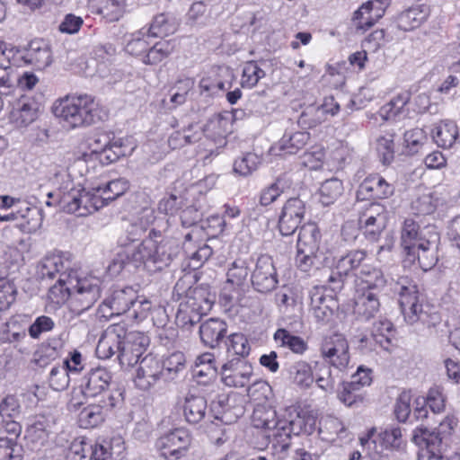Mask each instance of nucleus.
Masks as SVG:
<instances>
[{
  "instance_id": "bb28decb",
  "label": "nucleus",
  "mask_w": 460,
  "mask_h": 460,
  "mask_svg": "<svg viewBox=\"0 0 460 460\" xmlns=\"http://www.w3.org/2000/svg\"><path fill=\"white\" fill-rule=\"evenodd\" d=\"M431 138L442 149L452 148L459 138L456 123L450 119L440 120L433 127Z\"/></svg>"
},
{
  "instance_id": "f03ea898",
  "label": "nucleus",
  "mask_w": 460,
  "mask_h": 460,
  "mask_svg": "<svg viewBox=\"0 0 460 460\" xmlns=\"http://www.w3.org/2000/svg\"><path fill=\"white\" fill-rule=\"evenodd\" d=\"M394 291L399 296V305L404 322L410 325L421 324L430 328L438 321L437 313L428 303L418 287L407 278H402L396 283Z\"/></svg>"
},
{
  "instance_id": "09e8293b",
  "label": "nucleus",
  "mask_w": 460,
  "mask_h": 460,
  "mask_svg": "<svg viewBox=\"0 0 460 460\" xmlns=\"http://www.w3.org/2000/svg\"><path fill=\"white\" fill-rule=\"evenodd\" d=\"M290 429L294 435H310L316 427V418L307 411H300L296 417L289 420Z\"/></svg>"
},
{
  "instance_id": "f704fd0d",
  "label": "nucleus",
  "mask_w": 460,
  "mask_h": 460,
  "mask_svg": "<svg viewBox=\"0 0 460 460\" xmlns=\"http://www.w3.org/2000/svg\"><path fill=\"white\" fill-rule=\"evenodd\" d=\"M201 139V127L198 124H190L182 130L172 132L167 140L172 150L181 148L186 145L196 143Z\"/></svg>"
},
{
  "instance_id": "338daca9",
  "label": "nucleus",
  "mask_w": 460,
  "mask_h": 460,
  "mask_svg": "<svg viewBox=\"0 0 460 460\" xmlns=\"http://www.w3.org/2000/svg\"><path fill=\"white\" fill-rule=\"evenodd\" d=\"M394 138L393 132H385L379 136L376 139V151L383 162V164H390L394 159Z\"/></svg>"
},
{
  "instance_id": "6e6552de",
  "label": "nucleus",
  "mask_w": 460,
  "mask_h": 460,
  "mask_svg": "<svg viewBox=\"0 0 460 460\" xmlns=\"http://www.w3.org/2000/svg\"><path fill=\"white\" fill-rule=\"evenodd\" d=\"M320 356L328 367L345 370L349 363V345L343 334L333 333L325 336L319 347Z\"/></svg>"
},
{
  "instance_id": "774afa93",
  "label": "nucleus",
  "mask_w": 460,
  "mask_h": 460,
  "mask_svg": "<svg viewBox=\"0 0 460 460\" xmlns=\"http://www.w3.org/2000/svg\"><path fill=\"white\" fill-rule=\"evenodd\" d=\"M284 190L285 182L283 179H277L261 190L259 203L263 207L272 204L284 192Z\"/></svg>"
},
{
  "instance_id": "69168bd1",
  "label": "nucleus",
  "mask_w": 460,
  "mask_h": 460,
  "mask_svg": "<svg viewBox=\"0 0 460 460\" xmlns=\"http://www.w3.org/2000/svg\"><path fill=\"white\" fill-rule=\"evenodd\" d=\"M438 202L432 193H423L412 200L411 210L417 215H430L436 210Z\"/></svg>"
},
{
  "instance_id": "603ef678",
  "label": "nucleus",
  "mask_w": 460,
  "mask_h": 460,
  "mask_svg": "<svg viewBox=\"0 0 460 460\" xmlns=\"http://www.w3.org/2000/svg\"><path fill=\"white\" fill-rule=\"evenodd\" d=\"M104 420V411L100 404H90L79 413L78 422L81 428H95Z\"/></svg>"
},
{
  "instance_id": "f257e3e1",
  "label": "nucleus",
  "mask_w": 460,
  "mask_h": 460,
  "mask_svg": "<svg viewBox=\"0 0 460 460\" xmlns=\"http://www.w3.org/2000/svg\"><path fill=\"white\" fill-rule=\"evenodd\" d=\"M171 259L166 243L160 234L150 233L148 237L134 247H128L119 252L108 266L111 275L119 274L127 263L136 268H143L149 272L160 270Z\"/></svg>"
},
{
  "instance_id": "052dcab7",
  "label": "nucleus",
  "mask_w": 460,
  "mask_h": 460,
  "mask_svg": "<svg viewBox=\"0 0 460 460\" xmlns=\"http://www.w3.org/2000/svg\"><path fill=\"white\" fill-rule=\"evenodd\" d=\"M410 101V93L402 92L380 109V115L386 120L397 117Z\"/></svg>"
},
{
  "instance_id": "c03bdc74",
  "label": "nucleus",
  "mask_w": 460,
  "mask_h": 460,
  "mask_svg": "<svg viewBox=\"0 0 460 460\" xmlns=\"http://www.w3.org/2000/svg\"><path fill=\"white\" fill-rule=\"evenodd\" d=\"M175 49L173 40H162L156 42L143 56V63L146 65H157L166 58H168Z\"/></svg>"
},
{
  "instance_id": "20e7f679",
  "label": "nucleus",
  "mask_w": 460,
  "mask_h": 460,
  "mask_svg": "<svg viewBox=\"0 0 460 460\" xmlns=\"http://www.w3.org/2000/svg\"><path fill=\"white\" fill-rule=\"evenodd\" d=\"M253 376V367L246 360L232 359L224 364L221 368V380L230 387H244L248 385L247 395L253 399L256 397V392H261L264 395L269 390V385L264 381H254L252 385Z\"/></svg>"
},
{
  "instance_id": "58836bf2",
  "label": "nucleus",
  "mask_w": 460,
  "mask_h": 460,
  "mask_svg": "<svg viewBox=\"0 0 460 460\" xmlns=\"http://www.w3.org/2000/svg\"><path fill=\"white\" fill-rule=\"evenodd\" d=\"M123 449V443L119 438H112L111 441L102 440L94 446L92 445L91 460H112L113 456H119Z\"/></svg>"
},
{
  "instance_id": "864d4df0",
  "label": "nucleus",
  "mask_w": 460,
  "mask_h": 460,
  "mask_svg": "<svg viewBox=\"0 0 460 460\" xmlns=\"http://www.w3.org/2000/svg\"><path fill=\"white\" fill-rule=\"evenodd\" d=\"M343 191L342 181L337 178L326 180L319 189L320 202L323 206L334 203Z\"/></svg>"
},
{
  "instance_id": "72a5a7b5",
  "label": "nucleus",
  "mask_w": 460,
  "mask_h": 460,
  "mask_svg": "<svg viewBox=\"0 0 460 460\" xmlns=\"http://www.w3.org/2000/svg\"><path fill=\"white\" fill-rule=\"evenodd\" d=\"M348 432L342 421L333 416H326L320 421L319 436L323 441L335 443L337 439H343Z\"/></svg>"
},
{
  "instance_id": "cd10ccee",
  "label": "nucleus",
  "mask_w": 460,
  "mask_h": 460,
  "mask_svg": "<svg viewBox=\"0 0 460 460\" xmlns=\"http://www.w3.org/2000/svg\"><path fill=\"white\" fill-rule=\"evenodd\" d=\"M227 324L221 319L209 318L199 326L201 341L209 348H216L226 334Z\"/></svg>"
},
{
  "instance_id": "423d86ee",
  "label": "nucleus",
  "mask_w": 460,
  "mask_h": 460,
  "mask_svg": "<svg viewBox=\"0 0 460 460\" xmlns=\"http://www.w3.org/2000/svg\"><path fill=\"white\" fill-rule=\"evenodd\" d=\"M70 283L73 289L68 306L73 314L80 315L101 297L102 281L92 275L77 277L74 274Z\"/></svg>"
},
{
  "instance_id": "a878e982",
  "label": "nucleus",
  "mask_w": 460,
  "mask_h": 460,
  "mask_svg": "<svg viewBox=\"0 0 460 460\" xmlns=\"http://www.w3.org/2000/svg\"><path fill=\"white\" fill-rule=\"evenodd\" d=\"M381 0H372L363 4L353 15V23L358 31L371 28L385 13Z\"/></svg>"
},
{
  "instance_id": "49530a36",
  "label": "nucleus",
  "mask_w": 460,
  "mask_h": 460,
  "mask_svg": "<svg viewBox=\"0 0 460 460\" xmlns=\"http://www.w3.org/2000/svg\"><path fill=\"white\" fill-rule=\"evenodd\" d=\"M290 423L285 420H278L276 427H272L266 433L265 437L274 443V446H279L281 450H287L289 447Z\"/></svg>"
},
{
  "instance_id": "0e129e2a",
  "label": "nucleus",
  "mask_w": 460,
  "mask_h": 460,
  "mask_svg": "<svg viewBox=\"0 0 460 460\" xmlns=\"http://www.w3.org/2000/svg\"><path fill=\"white\" fill-rule=\"evenodd\" d=\"M92 445L84 438H75L66 453V460H91Z\"/></svg>"
},
{
  "instance_id": "473e14b6",
  "label": "nucleus",
  "mask_w": 460,
  "mask_h": 460,
  "mask_svg": "<svg viewBox=\"0 0 460 460\" xmlns=\"http://www.w3.org/2000/svg\"><path fill=\"white\" fill-rule=\"evenodd\" d=\"M70 261L62 255L52 254L46 256L40 263L39 275L44 279H53L57 275L60 277L62 273H74L69 271Z\"/></svg>"
},
{
  "instance_id": "5fc2aeb1",
  "label": "nucleus",
  "mask_w": 460,
  "mask_h": 460,
  "mask_svg": "<svg viewBox=\"0 0 460 460\" xmlns=\"http://www.w3.org/2000/svg\"><path fill=\"white\" fill-rule=\"evenodd\" d=\"M393 336V323L389 320L382 319L374 323L371 337L381 348L387 349Z\"/></svg>"
},
{
  "instance_id": "412c9836",
  "label": "nucleus",
  "mask_w": 460,
  "mask_h": 460,
  "mask_svg": "<svg viewBox=\"0 0 460 460\" xmlns=\"http://www.w3.org/2000/svg\"><path fill=\"white\" fill-rule=\"evenodd\" d=\"M424 239L418 244L415 250V260L424 271L431 270L438 261V245L440 235L438 232L427 233Z\"/></svg>"
},
{
  "instance_id": "39448f33",
  "label": "nucleus",
  "mask_w": 460,
  "mask_h": 460,
  "mask_svg": "<svg viewBox=\"0 0 460 460\" xmlns=\"http://www.w3.org/2000/svg\"><path fill=\"white\" fill-rule=\"evenodd\" d=\"M343 281L335 275H328L324 285L315 286L310 290V306L318 322H328L338 308L336 293L341 289Z\"/></svg>"
},
{
  "instance_id": "2eb2a0df",
  "label": "nucleus",
  "mask_w": 460,
  "mask_h": 460,
  "mask_svg": "<svg viewBox=\"0 0 460 460\" xmlns=\"http://www.w3.org/2000/svg\"><path fill=\"white\" fill-rule=\"evenodd\" d=\"M253 288L260 293L272 291L278 284V275L272 259L268 255H261L251 273Z\"/></svg>"
},
{
  "instance_id": "0eeeda50",
  "label": "nucleus",
  "mask_w": 460,
  "mask_h": 460,
  "mask_svg": "<svg viewBox=\"0 0 460 460\" xmlns=\"http://www.w3.org/2000/svg\"><path fill=\"white\" fill-rule=\"evenodd\" d=\"M212 304V299L203 288H194L193 290H189L179 305L176 323L182 328L193 326L211 309Z\"/></svg>"
},
{
  "instance_id": "7ed1b4c3",
  "label": "nucleus",
  "mask_w": 460,
  "mask_h": 460,
  "mask_svg": "<svg viewBox=\"0 0 460 460\" xmlns=\"http://www.w3.org/2000/svg\"><path fill=\"white\" fill-rule=\"evenodd\" d=\"M60 207L67 213L86 217L105 206L96 187L86 190L80 184L68 182L61 189Z\"/></svg>"
},
{
  "instance_id": "1a4fd4ad",
  "label": "nucleus",
  "mask_w": 460,
  "mask_h": 460,
  "mask_svg": "<svg viewBox=\"0 0 460 460\" xmlns=\"http://www.w3.org/2000/svg\"><path fill=\"white\" fill-rule=\"evenodd\" d=\"M191 437L184 429H174L161 436L155 446L161 456L167 460H178L186 455Z\"/></svg>"
},
{
  "instance_id": "2f4dec72",
  "label": "nucleus",
  "mask_w": 460,
  "mask_h": 460,
  "mask_svg": "<svg viewBox=\"0 0 460 460\" xmlns=\"http://www.w3.org/2000/svg\"><path fill=\"white\" fill-rule=\"evenodd\" d=\"M183 411L184 419L190 424L200 422L207 413V401L204 397L188 394L181 402H179Z\"/></svg>"
},
{
  "instance_id": "de8ad7c7",
  "label": "nucleus",
  "mask_w": 460,
  "mask_h": 460,
  "mask_svg": "<svg viewBox=\"0 0 460 460\" xmlns=\"http://www.w3.org/2000/svg\"><path fill=\"white\" fill-rule=\"evenodd\" d=\"M149 37L151 36L145 27L131 33L128 39H127L125 50L132 56H144L149 47V42L147 41Z\"/></svg>"
},
{
  "instance_id": "e433bc0d",
  "label": "nucleus",
  "mask_w": 460,
  "mask_h": 460,
  "mask_svg": "<svg viewBox=\"0 0 460 460\" xmlns=\"http://www.w3.org/2000/svg\"><path fill=\"white\" fill-rule=\"evenodd\" d=\"M179 26L176 18L170 13H159L154 17L146 31L151 37H166L173 34Z\"/></svg>"
},
{
  "instance_id": "9d476101",
  "label": "nucleus",
  "mask_w": 460,
  "mask_h": 460,
  "mask_svg": "<svg viewBox=\"0 0 460 460\" xmlns=\"http://www.w3.org/2000/svg\"><path fill=\"white\" fill-rule=\"evenodd\" d=\"M164 372L163 361L151 353L147 354L139 361L134 377V384L137 389L148 391L160 381Z\"/></svg>"
},
{
  "instance_id": "a211bd4d",
  "label": "nucleus",
  "mask_w": 460,
  "mask_h": 460,
  "mask_svg": "<svg viewBox=\"0 0 460 460\" xmlns=\"http://www.w3.org/2000/svg\"><path fill=\"white\" fill-rule=\"evenodd\" d=\"M309 140L310 134L306 131L287 129L282 137L270 147L269 154L271 155H295L302 150Z\"/></svg>"
},
{
  "instance_id": "aec40b11",
  "label": "nucleus",
  "mask_w": 460,
  "mask_h": 460,
  "mask_svg": "<svg viewBox=\"0 0 460 460\" xmlns=\"http://www.w3.org/2000/svg\"><path fill=\"white\" fill-rule=\"evenodd\" d=\"M364 234L371 240H376L386 226L385 208L379 203H372L359 217Z\"/></svg>"
},
{
  "instance_id": "4be33fe9",
  "label": "nucleus",
  "mask_w": 460,
  "mask_h": 460,
  "mask_svg": "<svg viewBox=\"0 0 460 460\" xmlns=\"http://www.w3.org/2000/svg\"><path fill=\"white\" fill-rule=\"evenodd\" d=\"M125 329L123 326L115 324L110 326L100 338L96 354L100 358H110L113 355L120 354L123 346V335Z\"/></svg>"
},
{
  "instance_id": "f8f14e48",
  "label": "nucleus",
  "mask_w": 460,
  "mask_h": 460,
  "mask_svg": "<svg viewBox=\"0 0 460 460\" xmlns=\"http://www.w3.org/2000/svg\"><path fill=\"white\" fill-rule=\"evenodd\" d=\"M413 442L422 447L419 453V460H448L441 451L442 438L438 432L426 427H417L413 430Z\"/></svg>"
},
{
  "instance_id": "37998d69",
  "label": "nucleus",
  "mask_w": 460,
  "mask_h": 460,
  "mask_svg": "<svg viewBox=\"0 0 460 460\" xmlns=\"http://www.w3.org/2000/svg\"><path fill=\"white\" fill-rule=\"evenodd\" d=\"M277 412L270 406L258 404L252 412V423L254 428L264 429L265 433L278 423Z\"/></svg>"
},
{
  "instance_id": "a19ab883",
  "label": "nucleus",
  "mask_w": 460,
  "mask_h": 460,
  "mask_svg": "<svg viewBox=\"0 0 460 460\" xmlns=\"http://www.w3.org/2000/svg\"><path fill=\"white\" fill-rule=\"evenodd\" d=\"M273 337L280 347L287 348L296 354L303 355L308 349L307 342L303 338L292 334L287 329H278Z\"/></svg>"
},
{
  "instance_id": "4c0bfd02",
  "label": "nucleus",
  "mask_w": 460,
  "mask_h": 460,
  "mask_svg": "<svg viewBox=\"0 0 460 460\" xmlns=\"http://www.w3.org/2000/svg\"><path fill=\"white\" fill-rule=\"evenodd\" d=\"M360 284L357 289H371L377 292L385 287V279L381 270L370 266L363 265L359 273Z\"/></svg>"
},
{
  "instance_id": "f3484780",
  "label": "nucleus",
  "mask_w": 460,
  "mask_h": 460,
  "mask_svg": "<svg viewBox=\"0 0 460 460\" xmlns=\"http://www.w3.org/2000/svg\"><path fill=\"white\" fill-rule=\"evenodd\" d=\"M433 226L420 229L419 224L411 218L403 221L401 229V246L409 259L415 261V250L418 244L424 239L427 233H436Z\"/></svg>"
},
{
  "instance_id": "393cba45",
  "label": "nucleus",
  "mask_w": 460,
  "mask_h": 460,
  "mask_svg": "<svg viewBox=\"0 0 460 460\" xmlns=\"http://www.w3.org/2000/svg\"><path fill=\"white\" fill-rule=\"evenodd\" d=\"M77 109L79 108L76 106L75 96H66L55 102L52 111L65 127L75 128L83 127V119Z\"/></svg>"
},
{
  "instance_id": "13d9d810",
  "label": "nucleus",
  "mask_w": 460,
  "mask_h": 460,
  "mask_svg": "<svg viewBox=\"0 0 460 460\" xmlns=\"http://www.w3.org/2000/svg\"><path fill=\"white\" fill-rule=\"evenodd\" d=\"M97 12L107 22L118 21L123 13L122 0H95Z\"/></svg>"
},
{
  "instance_id": "79ce46f5",
  "label": "nucleus",
  "mask_w": 460,
  "mask_h": 460,
  "mask_svg": "<svg viewBox=\"0 0 460 460\" xmlns=\"http://www.w3.org/2000/svg\"><path fill=\"white\" fill-rule=\"evenodd\" d=\"M71 278H74V273H62L57 283L49 288L48 297L52 303L59 305L68 298L71 300L73 289L70 283Z\"/></svg>"
},
{
  "instance_id": "a18cd8bd",
  "label": "nucleus",
  "mask_w": 460,
  "mask_h": 460,
  "mask_svg": "<svg viewBox=\"0 0 460 460\" xmlns=\"http://www.w3.org/2000/svg\"><path fill=\"white\" fill-rule=\"evenodd\" d=\"M128 189L129 181L125 178H119L109 181L103 187H96V191L99 192L102 201L107 205L109 201H112L120 197Z\"/></svg>"
},
{
  "instance_id": "c756f323",
  "label": "nucleus",
  "mask_w": 460,
  "mask_h": 460,
  "mask_svg": "<svg viewBox=\"0 0 460 460\" xmlns=\"http://www.w3.org/2000/svg\"><path fill=\"white\" fill-rule=\"evenodd\" d=\"M78 112L83 119V126H89L103 119L105 113L95 102L94 98L88 94L75 95Z\"/></svg>"
},
{
  "instance_id": "ea45409f",
  "label": "nucleus",
  "mask_w": 460,
  "mask_h": 460,
  "mask_svg": "<svg viewBox=\"0 0 460 460\" xmlns=\"http://www.w3.org/2000/svg\"><path fill=\"white\" fill-rule=\"evenodd\" d=\"M321 241V233L315 224L304 225L298 234L297 248L306 249L309 253L317 252Z\"/></svg>"
},
{
  "instance_id": "ddd939ff",
  "label": "nucleus",
  "mask_w": 460,
  "mask_h": 460,
  "mask_svg": "<svg viewBox=\"0 0 460 460\" xmlns=\"http://www.w3.org/2000/svg\"><path fill=\"white\" fill-rule=\"evenodd\" d=\"M232 131L231 118L228 114H214L201 128V136L213 143V146L207 148L212 155L215 150L223 147L226 141V136Z\"/></svg>"
},
{
  "instance_id": "bf43d9fd",
  "label": "nucleus",
  "mask_w": 460,
  "mask_h": 460,
  "mask_svg": "<svg viewBox=\"0 0 460 460\" xmlns=\"http://www.w3.org/2000/svg\"><path fill=\"white\" fill-rule=\"evenodd\" d=\"M265 71L256 61H248L244 64L241 78V85L243 88H253L260 79L265 77Z\"/></svg>"
},
{
  "instance_id": "3c124183",
  "label": "nucleus",
  "mask_w": 460,
  "mask_h": 460,
  "mask_svg": "<svg viewBox=\"0 0 460 460\" xmlns=\"http://www.w3.org/2000/svg\"><path fill=\"white\" fill-rule=\"evenodd\" d=\"M403 140L408 153L414 155L429 144V136L423 128H416L407 130L403 135Z\"/></svg>"
},
{
  "instance_id": "4d7b16f0",
  "label": "nucleus",
  "mask_w": 460,
  "mask_h": 460,
  "mask_svg": "<svg viewBox=\"0 0 460 460\" xmlns=\"http://www.w3.org/2000/svg\"><path fill=\"white\" fill-rule=\"evenodd\" d=\"M249 272V262L244 259H236L231 263L227 270V283L240 287L246 282Z\"/></svg>"
},
{
  "instance_id": "680f3d73",
  "label": "nucleus",
  "mask_w": 460,
  "mask_h": 460,
  "mask_svg": "<svg viewBox=\"0 0 460 460\" xmlns=\"http://www.w3.org/2000/svg\"><path fill=\"white\" fill-rule=\"evenodd\" d=\"M427 19V13L420 7H411L404 11L399 17V26L403 31H411L419 27Z\"/></svg>"
},
{
  "instance_id": "b1692460",
  "label": "nucleus",
  "mask_w": 460,
  "mask_h": 460,
  "mask_svg": "<svg viewBox=\"0 0 460 460\" xmlns=\"http://www.w3.org/2000/svg\"><path fill=\"white\" fill-rule=\"evenodd\" d=\"M380 310L378 293L371 289H357L354 298V314L362 321L375 317Z\"/></svg>"
},
{
  "instance_id": "e2e57ef3",
  "label": "nucleus",
  "mask_w": 460,
  "mask_h": 460,
  "mask_svg": "<svg viewBox=\"0 0 460 460\" xmlns=\"http://www.w3.org/2000/svg\"><path fill=\"white\" fill-rule=\"evenodd\" d=\"M261 158L254 153H246L234 163V172L241 176H248L257 170Z\"/></svg>"
},
{
  "instance_id": "7c9ffc66",
  "label": "nucleus",
  "mask_w": 460,
  "mask_h": 460,
  "mask_svg": "<svg viewBox=\"0 0 460 460\" xmlns=\"http://www.w3.org/2000/svg\"><path fill=\"white\" fill-rule=\"evenodd\" d=\"M22 58L37 69H43L51 63V51L48 43L43 40H34L30 42Z\"/></svg>"
},
{
  "instance_id": "c9c22d12",
  "label": "nucleus",
  "mask_w": 460,
  "mask_h": 460,
  "mask_svg": "<svg viewBox=\"0 0 460 460\" xmlns=\"http://www.w3.org/2000/svg\"><path fill=\"white\" fill-rule=\"evenodd\" d=\"M367 257L364 250H354L342 256L336 264V271L327 270L328 275H335L342 281V276L348 275L350 271L358 269Z\"/></svg>"
},
{
  "instance_id": "8fccbe9b",
  "label": "nucleus",
  "mask_w": 460,
  "mask_h": 460,
  "mask_svg": "<svg viewBox=\"0 0 460 460\" xmlns=\"http://www.w3.org/2000/svg\"><path fill=\"white\" fill-rule=\"evenodd\" d=\"M290 375L293 382L300 388H309L314 382L311 365L303 360L293 364Z\"/></svg>"
},
{
  "instance_id": "dca6fc26",
  "label": "nucleus",
  "mask_w": 460,
  "mask_h": 460,
  "mask_svg": "<svg viewBox=\"0 0 460 460\" xmlns=\"http://www.w3.org/2000/svg\"><path fill=\"white\" fill-rule=\"evenodd\" d=\"M394 188L383 176L369 174L360 183L357 191L359 199H382L394 194Z\"/></svg>"
},
{
  "instance_id": "9b49d317",
  "label": "nucleus",
  "mask_w": 460,
  "mask_h": 460,
  "mask_svg": "<svg viewBox=\"0 0 460 460\" xmlns=\"http://www.w3.org/2000/svg\"><path fill=\"white\" fill-rule=\"evenodd\" d=\"M305 203L298 197L289 198L283 204L278 226L282 235H291L299 227L305 215Z\"/></svg>"
},
{
  "instance_id": "c85d7f7f",
  "label": "nucleus",
  "mask_w": 460,
  "mask_h": 460,
  "mask_svg": "<svg viewBox=\"0 0 460 460\" xmlns=\"http://www.w3.org/2000/svg\"><path fill=\"white\" fill-rule=\"evenodd\" d=\"M39 104L27 98L22 97L10 113V120L17 127H27L38 117Z\"/></svg>"
},
{
  "instance_id": "6ab92c4d",
  "label": "nucleus",
  "mask_w": 460,
  "mask_h": 460,
  "mask_svg": "<svg viewBox=\"0 0 460 460\" xmlns=\"http://www.w3.org/2000/svg\"><path fill=\"white\" fill-rule=\"evenodd\" d=\"M111 381V374L105 367L92 368L81 380L79 394L96 397L105 393Z\"/></svg>"
},
{
  "instance_id": "6e6d98bb",
  "label": "nucleus",
  "mask_w": 460,
  "mask_h": 460,
  "mask_svg": "<svg viewBox=\"0 0 460 460\" xmlns=\"http://www.w3.org/2000/svg\"><path fill=\"white\" fill-rule=\"evenodd\" d=\"M275 298L277 305L283 313L294 310L301 304V296H299V293L296 289L288 287H284L277 292Z\"/></svg>"
},
{
  "instance_id": "5701e85b",
  "label": "nucleus",
  "mask_w": 460,
  "mask_h": 460,
  "mask_svg": "<svg viewBox=\"0 0 460 460\" xmlns=\"http://www.w3.org/2000/svg\"><path fill=\"white\" fill-rule=\"evenodd\" d=\"M135 146L128 138L114 137L111 141H105L100 147L93 148V152L100 155V160L104 164H111L120 157L130 155Z\"/></svg>"
},
{
  "instance_id": "4468645a",
  "label": "nucleus",
  "mask_w": 460,
  "mask_h": 460,
  "mask_svg": "<svg viewBox=\"0 0 460 460\" xmlns=\"http://www.w3.org/2000/svg\"><path fill=\"white\" fill-rule=\"evenodd\" d=\"M135 294L132 288L114 290L99 305L97 314L100 319L110 320L113 316H119L130 312Z\"/></svg>"
}]
</instances>
